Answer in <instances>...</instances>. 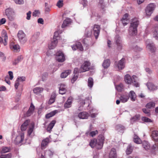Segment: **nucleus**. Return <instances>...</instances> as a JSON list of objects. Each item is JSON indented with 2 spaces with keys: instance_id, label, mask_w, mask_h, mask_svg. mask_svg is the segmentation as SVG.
Instances as JSON below:
<instances>
[{
  "instance_id": "1",
  "label": "nucleus",
  "mask_w": 158,
  "mask_h": 158,
  "mask_svg": "<svg viewBox=\"0 0 158 158\" xmlns=\"http://www.w3.org/2000/svg\"><path fill=\"white\" fill-rule=\"evenodd\" d=\"M124 81L125 82L128 84H132L136 87L139 86V84L137 81V77L135 75L132 77L128 74H127L124 76Z\"/></svg>"
},
{
  "instance_id": "2",
  "label": "nucleus",
  "mask_w": 158,
  "mask_h": 158,
  "mask_svg": "<svg viewBox=\"0 0 158 158\" xmlns=\"http://www.w3.org/2000/svg\"><path fill=\"white\" fill-rule=\"evenodd\" d=\"M139 24V20L136 18L132 19L129 27V33L130 35H135L137 33V28Z\"/></svg>"
},
{
  "instance_id": "3",
  "label": "nucleus",
  "mask_w": 158,
  "mask_h": 158,
  "mask_svg": "<svg viewBox=\"0 0 158 158\" xmlns=\"http://www.w3.org/2000/svg\"><path fill=\"white\" fill-rule=\"evenodd\" d=\"M90 63L87 61H85L81 65L80 68V73L84 72L89 71L90 68Z\"/></svg>"
},
{
  "instance_id": "4",
  "label": "nucleus",
  "mask_w": 158,
  "mask_h": 158,
  "mask_svg": "<svg viewBox=\"0 0 158 158\" xmlns=\"http://www.w3.org/2000/svg\"><path fill=\"white\" fill-rule=\"evenodd\" d=\"M18 37L19 40L21 43L23 44L26 42L27 39L26 35L22 31H19L18 34Z\"/></svg>"
},
{
  "instance_id": "5",
  "label": "nucleus",
  "mask_w": 158,
  "mask_h": 158,
  "mask_svg": "<svg viewBox=\"0 0 158 158\" xmlns=\"http://www.w3.org/2000/svg\"><path fill=\"white\" fill-rule=\"evenodd\" d=\"M155 7L156 6L154 4L151 3L149 4L147 6L145 10L146 14L148 15H151Z\"/></svg>"
},
{
  "instance_id": "6",
  "label": "nucleus",
  "mask_w": 158,
  "mask_h": 158,
  "mask_svg": "<svg viewBox=\"0 0 158 158\" xmlns=\"http://www.w3.org/2000/svg\"><path fill=\"white\" fill-rule=\"evenodd\" d=\"M56 58L59 62H63L65 60L64 55L63 52L59 51L56 53Z\"/></svg>"
},
{
  "instance_id": "7",
  "label": "nucleus",
  "mask_w": 158,
  "mask_h": 158,
  "mask_svg": "<svg viewBox=\"0 0 158 158\" xmlns=\"http://www.w3.org/2000/svg\"><path fill=\"white\" fill-rule=\"evenodd\" d=\"M0 36V43H3L4 46L8 44V36L6 32H4L2 35Z\"/></svg>"
},
{
  "instance_id": "8",
  "label": "nucleus",
  "mask_w": 158,
  "mask_h": 158,
  "mask_svg": "<svg viewBox=\"0 0 158 158\" xmlns=\"http://www.w3.org/2000/svg\"><path fill=\"white\" fill-rule=\"evenodd\" d=\"M125 61V59L123 58L118 62L117 65V66L119 70H122L124 68Z\"/></svg>"
},
{
  "instance_id": "9",
  "label": "nucleus",
  "mask_w": 158,
  "mask_h": 158,
  "mask_svg": "<svg viewBox=\"0 0 158 158\" xmlns=\"http://www.w3.org/2000/svg\"><path fill=\"white\" fill-rule=\"evenodd\" d=\"M24 134L23 132L21 133L19 136H17L15 141H17V143H21L24 140Z\"/></svg>"
},
{
  "instance_id": "10",
  "label": "nucleus",
  "mask_w": 158,
  "mask_h": 158,
  "mask_svg": "<svg viewBox=\"0 0 158 158\" xmlns=\"http://www.w3.org/2000/svg\"><path fill=\"white\" fill-rule=\"evenodd\" d=\"M72 48L73 50L79 49L80 51H82L83 50V47L80 42L77 43L76 44L72 46Z\"/></svg>"
},
{
  "instance_id": "11",
  "label": "nucleus",
  "mask_w": 158,
  "mask_h": 158,
  "mask_svg": "<svg viewBox=\"0 0 158 158\" xmlns=\"http://www.w3.org/2000/svg\"><path fill=\"white\" fill-rule=\"evenodd\" d=\"M78 116L80 119H84L88 118L89 115L87 112L84 111L79 113Z\"/></svg>"
},
{
  "instance_id": "12",
  "label": "nucleus",
  "mask_w": 158,
  "mask_h": 158,
  "mask_svg": "<svg viewBox=\"0 0 158 158\" xmlns=\"http://www.w3.org/2000/svg\"><path fill=\"white\" fill-rule=\"evenodd\" d=\"M146 48L152 52H155L156 49L154 44L153 43L148 44L147 45Z\"/></svg>"
},
{
  "instance_id": "13",
  "label": "nucleus",
  "mask_w": 158,
  "mask_h": 158,
  "mask_svg": "<svg viewBox=\"0 0 158 158\" xmlns=\"http://www.w3.org/2000/svg\"><path fill=\"white\" fill-rule=\"evenodd\" d=\"M72 100V97H69L64 105V107L65 108H68L71 107Z\"/></svg>"
},
{
  "instance_id": "14",
  "label": "nucleus",
  "mask_w": 158,
  "mask_h": 158,
  "mask_svg": "<svg viewBox=\"0 0 158 158\" xmlns=\"http://www.w3.org/2000/svg\"><path fill=\"white\" fill-rule=\"evenodd\" d=\"M120 101L122 102L125 103L127 102L129 99V97L127 94L122 95L120 98Z\"/></svg>"
},
{
  "instance_id": "15",
  "label": "nucleus",
  "mask_w": 158,
  "mask_h": 158,
  "mask_svg": "<svg viewBox=\"0 0 158 158\" xmlns=\"http://www.w3.org/2000/svg\"><path fill=\"white\" fill-rule=\"evenodd\" d=\"M94 34L95 38L97 39L99 35V26L97 25H95L94 28Z\"/></svg>"
},
{
  "instance_id": "16",
  "label": "nucleus",
  "mask_w": 158,
  "mask_h": 158,
  "mask_svg": "<svg viewBox=\"0 0 158 158\" xmlns=\"http://www.w3.org/2000/svg\"><path fill=\"white\" fill-rule=\"evenodd\" d=\"M49 142V139L48 138H47L43 140L41 144V149H45Z\"/></svg>"
},
{
  "instance_id": "17",
  "label": "nucleus",
  "mask_w": 158,
  "mask_h": 158,
  "mask_svg": "<svg viewBox=\"0 0 158 158\" xmlns=\"http://www.w3.org/2000/svg\"><path fill=\"white\" fill-rule=\"evenodd\" d=\"M58 41L55 40H53L48 45V47L50 49H53L57 45Z\"/></svg>"
},
{
  "instance_id": "18",
  "label": "nucleus",
  "mask_w": 158,
  "mask_h": 158,
  "mask_svg": "<svg viewBox=\"0 0 158 158\" xmlns=\"http://www.w3.org/2000/svg\"><path fill=\"white\" fill-rule=\"evenodd\" d=\"M128 95L129 98H130L131 100L133 102L135 101L136 99V94L133 91H131Z\"/></svg>"
},
{
  "instance_id": "19",
  "label": "nucleus",
  "mask_w": 158,
  "mask_h": 158,
  "mask_svg": "<svg viewBox=\"0 0 158 158\" xmlns=\"http://www.w3.org/2000/svg\"><path fill=\"white\" fill-rule=\"evenodd\" d=\"M151 136L155 142H158V131L155 130L152 131Z\"/></svg>"
},
{
  "instance_id": "20",
  "label": "nucleus",
  "mask_w": 158,
  "mask_h": 158,
  "mask_svg": "<svg viewBox=\"0 0 158 158\" xmlns=\"http://www.w3.org/2000/svg\"><path fill=\"white\" fill-rule=\"evenodd\" d=\"M116 43L118 49H121L122 47V44L120 40V38L118 35H117L116 37Z\"/></svg>"
},
{
  "instance_id": "21",
  "label": "nucleus",
  "mask_w": 158,
  "mask_h": 158,
  "mask_svg": "<svg viewBox=\"0 0 158 158\" xmlns=\"http://www.w3.org/2000/svg\"><path fill=\"white\" fill-rule=\"evenodd\" d=\"M109 158H116L117 154L116 153V150L115 149L112 148L111 149L110 154Z\"/></svg>"
},
{
  "instance_id": "22",
  "label": "nucleus",
  "mask_w": 158,
  "mask_h": 158,
  "mask_svg": "<svg viewBox=\"0 0 158 158\" xmlns=\"http://www.w3.org/2000/svg\"><path fill=\"white\" fill-rule=\"evenodd\" d=\"M65 85L64 84H61L59 88V93L60 94H64L66 91Z\"/></svg>"
},
{
  "instance_id": "23",
  "label": "nucleus",
  "mask_w": 158,
  "mask_h": 158,
  "mask_svg": "<svg viewBox=\"0 0 158 158\" xmlns=\"http://www.w3.org/2000/svg\"><path fill=\"white\" fill-rule=\"evenodd\" d=\"M56 121L55 120H52L51 123L48 125V127L47 128V130L48 131H50L54 127Z\"/></svg>"
},
{
  "instance_id": "24",
  "label": "nucleus",
  "mask_w": 158,
  "mask_h": 158,
  "mask_svg": "<svg viewBox=\"0 0 158 158\" xmlns=\"http://www.w3.org/2000/svg\"><path fill=\"white\" fill-rule=\"evenodd\" d=\"M110 61L109 59L105 60L103 62L102 65L105 69L107 68L110 65Z\"/></svg>"
},
{
  "instance_id": "25",
  "label": "nucleus",
  "mask_w": 158,
  "mask_h": 158,
  "mask_svg": "<svg viewBox=\"0 0 158 158\" xmlns=\"http://www.w3.org/2000/svg\"><path fill=\"white\" fill-rule=\"evenodd\" d=\"M56 96V95L55 93L54 92L52 93L48 102L49 104L51 105L55 102Z\"/></svg>"
},
{
  "instance_id": "26",
  "label": "nucleus",
  "mask_w": 158,
  "mask_h": 158,
  "mask_svg": "<svg viewBox=\"0 0 158 158\" xmlns=\"http://www.w3.org/2000/svg\"><path fill=\"white\" fill-rule=\"evenodd\" d=\"M97 145H99V143H97V140L96 139L91 140L89 143L90 146L92 148L94 147Z\"/></svg>"
},
{
  "instance_id": "27",
  "label": "nucleus",
  "mask_w": 158,
  "mask_h": 158,
  "mask_svg": "<svg viewBox=\"0 0 158 158\" xmlns=\"http://www.w3.org/2000/svg\"><path fill=\"white\" fill-rule=\"evenodd\" d=\"M147 85L148 89L150 90H154L157 89V87L152 83H148Z\"/></svg>"
},
{
  "instance_id": "28",
  "label": "nucleus",
  "mask_w": 158,
  "mask_h": 158,
  "mask_svg": "<svg viewBox=\"0 0 158 158\" xmlns=\"http://www.w3.org/2000/svg\"><path fill=\"white\" fill-rule=\"evenodd\" d=\"M143 147L146 150H149L150 148L149 143L147 141H143L142 143Z\"/></svg>"
},
{
  "instance_id": "29",
  "label": "nucleus",
  "mask_w": 158,
  "mask_h": 158,
  "mask_svg": "<svg viewBox=\"0 0 158 158\" xmlns=\"http://www.w3.org/2000/svg\"><path fill=\"white\" fill-rule=\"evenodd\" d=\"M44 89L42 88L37 87L33 89L34 92L36 94H39L42 93Z\"/></svg>"
},
{
  "instance_id": "30",
  "label": "nucleus",
  "mask_w": 158,
  "mask_h": 158,
  "mask_svg": "<svg viewBox=\"0 0 158 158\" xmlns=\"http://www.w3.org/2000/svg\"><path fill=\"white\" fill-rule=\"evenodd\" d=\"M133 150V147L130 144L128 145L126 150V153L127 155H129L132 152Z\"/></svg>"
},
{
  "instance_id": "31",
  "label": "nucleus",
  "mask_w": 158,
  "mask_h": 158,
  "mask_svg": "<svg viewBox=\"0 0 158 158\" xmlns=\"http://www.w3.org/2000/svg\"><path fill=\"white\" fill-rule=\"evenodd\" d=\"M57 113V111L56 110L52 111L50 113L47 114L45 115V117L47 118H49L54 116Z\"/></svg>"
},
{
  "instance_id": "32",
  "label": "nucleus",
  "mask_w": 158,
  "mask_h": 158,
  "mask_svg": "<svg viewBox=\"0 0 158 158\" xmlns=\"http://www.w3.org/2000/svg\"><path fill=\"white\" fill-rule=\"evenodd\" d=\"M101 139H99V149L102 148L104 140V137L103 135H102L100 136Z\"/></svg>"
},
{
  "instance_id": "33",
  "label": "nucleus",
  "mask_w": 158,
  "mask_h": 158,
  "mask_svg": "<svg viewBox=\"0 0 158 158\" xmlns=\"http://www.w3.org/2000/svg\"><path fill=\"white\" fill-rule=\"evenodd\" d=\"M71 72V71L70 70H68L63 72L61 73V78H64L67 77Z\"/></svg>"
},
{
  "instance_id": "34",
  "label": "nucleus",
  "mask_w": 158,
  "mask_h": 158,
  "mask_svg": "<svg viewBox=\"0 0 158 158\" xmlns=\"http://www.w3.org/2000/svg\"><path fill=\"white\" fill-rule=\"evenodd\" d=\"M134 141L137 144H140L141 143V140L135 134L133 139Z\"/></svg>"
},
{
  "instance_id": "35",
  "label": "nucleus",
  "mask_w": 158,
  "mask_h": 158,
  "mask_svg": "<svg viewBox=\"0 0 158 158\" xmlns=\"http://www.w3.org/2000/svg\"><path fill=\"white\" fill-rule=\"evenodd\" d=\"M23 59V56H18L13 62V64L14 65H16Z\"/></svg>"
},
{
  "instance_id": "36",
  "label": "nucleus",
  "mask_w": 158,
  "mask_h": 158,
  "mask_svg": "<svg viewBox=\"0 0 158 158\" xmlns=\"http://www.w3.org/2000/svg\"><path fill=\"white\" fill-rule=\"evenodd\" d=\"M40 35V33L37 32L34 34L31 38V40L32 41H35L39 37Z\"/></svg>"
},
{
  "instance_id": "37",
  "label": "nucleus",
  "mask_w": 158,
  "mask_h": 158,
  "mask_svg": "<svg viewBox=\"0 0 158 158\" xmlns=\"http://www.w3.org/2000/svg\"><path fill=\"white\" fill-rule=\"evenodd\" d=\"M5 13L6 16H7L8 15H9L15 13V12L11 8H8L6 10Z\"/></svg>"
},
{
  "instance_id": "38",
  "label": "nucleus",
  "mask_w": 158,
  "mask_h": 158,
  "mask_svg": "<svg viewBox=\"0 0 158 158\" xmlns=\"http://www.w3.org/2000/svg\"><path fill=\"white\" fill-rule=\"evenodd\" d=\"M10 48L14 50V51H19L20 50V47L19 45L14 44L12 46L10 45Z\"/></svg>"
},
{
  "instance_id": "39",
  "label": "nucleus",
  "mask_w": 158,
  "mask_h": 158,
  "mask_svg": "<svg viewBox=\"0 0 158 158\" xmlns=\"http://www.w3.org/2000/svg\"><path fill=\"white\" fill-rule=\"evenodd\" d=\"M31 126L29 128L27 132L28 135L29 136H31V134L32 133L33 131V130L34 128V125L33 124H31Z\"/></svg>"
},
{
  "instance_id": "40",
  "label": "nucleus",
  "mask_w": 158,
  "mask_h": 158,
  "mask_svg": "<svg viewBox=\"0 0 158 158\" xmlns=\"http://www.w3.org/2000/svg\"><path fill=\"white\" fill-rule=\"evenodd\" d=\"M94 84L93 80L91 77H89L88 79V86L91 88Z\"/></svg>"
},
{
  "instance_id": "41",
  "label": "nucleus",
  "mask_w": 158,
  "mask_h": 158,
  "mask_svg": "<svg viewBox=\"0 0 158 158\" xmlns=\"http://www.w3.org/2000/svg\"><path fill=\"white\" fill-rule=\"evenodd\" d=\"M140 118V115L139 114H136L131 119V122H134L139 119Z\"/></svg>"
},
{
  "instance_id": "42",
  "label": "nucleus",
  "mask_w": 158,
  "mask_h": 158,
  "mask_svg": "<svg viewBox=\"0 0 158 158\" xmlns=\"http://www.w3.org/2000/svg\"><path fill=\"white\" fill-rule=\"evenodd\" d=\"M124 86L123 84L120 83L118 85H117L116 88L117 90L119 92H121L123 89Z\"/></svg>"
},
{
  "instance_id": "43",
  "label": "nucleus",
  "mask_w": 158,
  "mask_h": 158,
  "mask_svg": "<svg viewBox=\"0 0 158 158\" xmlns=\"http://www.w3.org/2000/svg\"><path fill=\"white\" fill-rule=\"evenodd\" d=\"M155 103L153 102H150L148 103L146 107L149 109H150L152 107H154L155 106Z\"/></svg>"
},
{
  "instance_id": "44",
  "label": "nucleus",
  "mask_w": 158,
  "mask_h": 158,
  "mask_svg": "<svg viewBox=\"0 0 158 158\" xmlns=\"http://www.w3.org/2000/svg\"><path fill=\"white\" fill-rule=\"evenodd\" d=\"M116 129L118 131H120L124 130L125 128L121 124H118L116 126Z\"/></svg>"
},
{
  "instance_id": "45",
  "label": "nucleus",
  "mask_w": 158,
  "mask_h": 158,
  "mask_svg": "<svg viewBox=\"0 0 158 158\" xmlns=\"http://www.w3.org/2000/svg\"><path fill=\"white\" fill-rule=\"evenodd\" d=\"M153 37L156 39H158V28H156L153 33Z\"/></svg>"
},
{
  "instance_id": "46",
  "label": "nucleus",
  "mask_w": 158,
  "mask_h": 158,
  "mask_svg": "<svg viewBox=\"0 0 158 158\" xmlns=\"http://www.w3.org/2000/svg\"><path fill=\"white\" fill-rule=\"evenodd\" d=\"M10 150V148H9L7 147H4L2 148L1 152V153H4L9 152Z\"/></svg>"
},
{
  "instance_id": "47",
  "label": "nucleus",
  "mask_w": 158,
  "mask_h": 158,
  "mask_svg": "<svg viewBox=\"0 0 158 158\" xmlns=\"http://www.w3.org/2000/svg\"><path fill=\"white\" fill-rule=\"evenodd\" d=\"M142 120L145 122H152V121L151 119L145 117H142Z\"/></svg>"
},
{
  "instance_id": "48",
  "label": "nucleus",
  "mask_w": 158,
  "mask_h": 158,
  "mask_svg": "<svg viewBox=\"0 0 158 158\" xmlns=\"http://www.w3.org/2000/svg\"><path fill=\"white\" fill-rule=\"evenodd\" d=\"M11 155L10 153L6 155H2L0 156V158H11Z\"/></svg>"
},
{
  "instance_id": "49",
  "label": "nucleus",
  "mask_w": 158,
  "mask_h": 158,
  "mask_svg": "<svg viewBox=\"0 0 158 158\" xmlns=\"http://www.w3.org/2000/svg\"><path fill=\"white\" fill-rule=\"evenodd\" d=\"M15 13H14L12 15H8L7 16L8 19L10 21H13V20L15 18Z\"/></svg>"
},
{
  "instance_id": "50",
  "label": "nucleus",
  "mask_w": 158,
  "mask_h": 158,
  "mask_svg": "<svg viewBox=\"0 0 158 158\" xmlns=\"http://www.w3.org/2000/svg\"><path fill=\"white\" fill-rule=\"evenodd\" d=\"M98 131L97 130H96L95 131H92L89 132V136L93 137L94 136H95L96 134H98Z\"/></svg>"
},
{
  "instance_id": "51",
  "label": "nucleus",
  "mask_w": 158,
  "mask_h": 158,
  "mask_svg": "<svg viewBox=\"0 0 158 158\" xmlns=\"http://www.w3.org/2000/svg\"><path fill=\"white\" fill-rule=\"evenodd\" d=\"M59 35V31H56L54 33V35L53 38V40H57V38L58 37V36Z\"/></svg>"
},
{
  "instance_id": "52",
  "label": "nucleus",
  "mask_w": 158,
  "mask_h": 158,
  "mask_svg": "<svg viewBox=\"0 0 158 158\" xmlns=\"http://www.w3.org/2000/svg\"><path fill=\"white\" fill-rule=\"evenodd\" d=\"M14 1L15 3L19 5L23 4L24 3L23 0H14Z\"/></svg>"
},
{
  "instance_id": "53",
  "label": "nucleus",
  "mask_w": 158,
  "mask_h": 158,
  "mask_svg": "<svg viewBox=\"0 0 158 158\" xmlns=\"http://www.w3.org/2000/svg\"><path fill=\"white\" fill-rule=\"evenodd\" d=\"M100 3V5L101 6V8H102V10L104 11L105 10L106 6L103 3V0H101L100 2H99V4Z\"/></svg>"
},
{
  "instance_id": "54",
  "label": "nucleus",
  "mask_w": 158,
  "mask_h": 158,
  "mask_svg": "<svg viewBox=\"0 0 158 158\" xmlns=\"http://www.w3.org/2000/svg\"><path fill=\"white\" fill-rule=\"evenodd\" d=\"M142 110H143V112L145 114H146L148 116H149L150 115V110L145 109V108H143V109Z\"/></svg>"
},
{
  "instance_id": "55",
  "label": "nucleus",
  "mask_w": 158,
  "mask_h": 158,
  "mask_svg": "<svg viewBox=\"0 0 158 158\" xmlns=\"http://www.w3.org/2000/svg\"><path fill=\"white\" fill-rule=\"evenodd\" d=\"M35 107L33 104L32 103H31V104L30 106L29 107V108L28 109L30 111H31L33 113L34 110H35Z\"/></svg>"
},
{
  "instance_id": "56",
  "label": "nucleus",
  "mask_w": 158,
  "mask_h": 158,
  "mask_svg": "<svg viewBox=\"0 0 158 158\" xmlns=\"http://www.w3.org/2000/svg\"><path fill=\"white\" fill-rule=\"evenodd\" d=\"M6 21V19L5 18H2L0 19V26L5 23Z\"/></svg>"
},
{
  "instance_id": "57",
  "label": "nucleus",
  "mask_w": 158,
  "mask_h": 158,
  "mask_svg": "<svg viewBox=\"0 0 158 158\" xmlns=\"http://www.w3.org/2000/svg\"><path fill=\"white\" fill-rule=\"evenodd\" d=\"M63 1L59 0L57 3V6L59 8H60L63 6Z\"/></svg>"
},
{
  "instance_id": "58",
  "label": "nucleus",
  "mask_w": 158,
  "mask_h": 158,
  "mask_svg": "<svg viewBox=\"0 0 158 158\" xmlns=\"http://www.w3.org/2000/svg\"><path fill=\"white\" fill-rule=\"evenodd\" d=\"M78 78V75L75 74L73 78L71 79V82L72 83H73Z\"/></svg>"
},
{
  "instance_id": "59",
  "label": "nucleus",
  "mask_w": 158,
  "mask_h": 158,
  "mask_svg": "<svg viewBox=\"0 0 158 158\" xmlns=\"http://www.w3.org/2000/svg\"><path fill=\"white\" fill-rule=\"evenodd\" d=\"M128 14L127 13L125 14L123 16V18H122L123 20V21L124 20H125L126 21H127L128 19Z\"/></svg>"
},
{
  "instance_id": "60",
  "label": "nucleus",
  "mask_w": 158,
  "mask_h": 158,
  "mask_svg": "<svg viewBox=\"0 0 158 158\" xmlns=\"http://www.w3.org/2000/svg\"><path fill=\"white\" fill-rule=\"evenodd\" d=\"M8 74L10 76V79L11 80H12L13 78V73L12 72L9 71L8 72Z\"/></svg>"
},
{
  "instance_id": "61",
  "label": "nucleus",
  "mask_w": 158,
  "mask_h": 158,
  "mask_svg": "<svg viewBox=\"0 0 158 158\" xmlns=\"http://www.w3.org/2000/svg\"><path fill=\"white\" fill-rule=\"evenodd\" d=\"M31 11H29L28 13H27V17L26 19L27 20L30 19L31 16Z\"/></svg>"
},
{
  "instance_id": "62",
  "label": "nucleus",
  "mask_w": 158,
  "mask_h": 158,
  "mask_svg": "<svg viewBox=\"0 0 158 158\" xmlns=\"http://www.w3.org/2000/svg\"><path fill=\"white\" fill-rule=\"evenodd\" d=\"M68 24V23H67V21L65 20L64 21L63 23L62 24L61 27L62 28L65 27H66L67 26V25Z\"/></svg>"
},
{
  "instance_id": "63",
  "label": "nucleus",
  "mask_w": 158,
  "mask_h": 158,
  "mask_svg": "<svg viewBox=\"0 0 158 158\" xmlns=\"http://www.w3.org/2000/svg\"><path fill=\"white\" fill-rule=\"evenodd\" d=\"M33 113V112L30 111L29 110H28V111H27L26 114V116L27 117H29Z\"/></svg>"
},
{
  "instance_id": "64",
  "label": "nucleus",
  "mask_w": 158,
  "mask_h": 158,
  "mask_svg": "<svg viewBox=\"0 0 158 158\" xmlns=\"http://www.w3.org/2000/svg\"><path fill=\"white\" fill-rule=\"evenodd\" d=\"M30 122V120L29 119L26 120L24 123L22 124L23 125H25L27 126Z\"/></svg>"
}]
</instances>
